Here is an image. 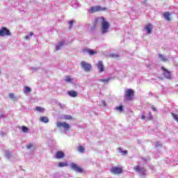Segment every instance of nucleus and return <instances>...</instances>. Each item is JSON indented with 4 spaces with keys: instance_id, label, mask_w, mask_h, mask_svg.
Returning a JSON list of instances; mask_svg holds the SVG:
<instances>
[{
    "instance_id": "nucleus-1",
    "label": "nucleus",
    "mask_w": 178,
    "mask_h": 178,
    "mask_svg": "<svg viewBox=\"0 0 178 178\" xmlns=\"http://www.w3.org/2000/svg\"><path fill=\"white\" fill-rule=\"evenodd\" d=\"M98 22H101V33L102 34H106L109 31V27L111 25L108 21H106L105 17H99L95 19V23H98Z\"/></svg>"
},
{
    "instance_id": "nucleus-2",
    "label": "nucleus",
    "mask_w": 178,
    "mask_h": 178,
    "mask_svg": "<svg viewBox=\"0 0 178 178\" xmlns=\"http://www.w3.org/2000/svg\"><path fill=\"white\" fill-rule=\"evenodd\" d=\"M56 127H58V129H63L64 132L66 134V131H69V130L70 129V124L66 123V122H62L60 121H58L56 122Z\"/></svg>"
},
{
    "instance_id": "nucleus-3",
    "label": "nucleus",
    "mask_w": 178,
    "mask_h": 178,
    "mask_svg": "<svg viewBox=\"0 0 178 178\" xmlns=\"http://www.w3.org/2000/svg\"><path fill=\"white\" fill-rule=\"evenodd\" d=\"M135 172H136V173H139V175L140 176H145V173H146V171H145V168H144V167H140V165H138L136 166H135L134 168Z\"/></svg>"
},
{
    "instance_id": "nucleus-4",
    "label": "nucleus",
    "mask_w": 178,
    "mask_h": 178,
    "mask_svg": "<svg viewBox=\"0 0 178 178\" xmlns=\"http://www.w3.org/2000/svg\"><path fill=\"white\" fill-rule=\"evenodd\" d=\"M100 10H106V8H102L101 6H92L88 9V13L92 15L97 12H99Z\"/></svg>"
},
{
    "instance_id": "nucleus-5",
    "label": "nucleus",
    "mask_w": 178,
    "mask_h": 178,
    "mask_svg": "<svg viewBox=\"0 0 178 178\" xmlns=\"http://www.w3.org/2000/svg\"><path fill=\"white\" fill-rule=\"evenodd\" d=\"M70 166L72 169V170H74V172H76L77 173H83V168L79 167L77 164L74 163H71L70 164Z\"/></svg>"
},
{
    "instance_id": "nucleus-6",
    "label": "nucleus",
    "mask_w": 178,
    "mask_h": 178,
    "mask_svg": "<svg viewBox=\"0 0 178 178\" xmlns=\"http://www.w3.org/2000/svg\"><path fill=\"white\" fill-rule=\"evenodd\" d=\"M81 66L86 72H90L91 70V64L86 63V61H81Z\"/></svg>"
},
{
    "instance_id": "nucleus-7",
    "label": "nucleus",
    "mask_w": 178,
    "mask_h": 178,
    "mask_svg": "<svg viewBox=\"0 0 178 178\" xmlns=\"http://www.w3.org/2000/svg\"><path fill=\"white\" fill-rule=\"evenodd\" d=\"M6 35H11L10 31L6 27H2L0 29V37H5Z\"/></svg>"
},
{
    "instance_id": "nucleus-8",
    "label": "nucleus",
    "mask_w": 178,
    "mask_h": 178,
    "mask_svg": "<svg viewBox=\"0 0 178 178\" xmlns=\"http://www.w3.org/2000/svg\"><path fill=\"white\" fill-rule=\"evenodd\" d=\"M133 95H134V90L131 89H127L125 92V97L127 101H130L133 98Z\"/></svg>"
},
{
    "instance_id": "nucleus-9",
    "label": "nucleus",
    "mask_w": 178,
    "mask_h": 178,
    "mask_svg": "<svg viewBox=\"0 0 178 178\" xmlns=\"http://www.w3.org/2000/svg\"><path fill=\"white\" fill-rule=\"evenodd\" d=\"M161 70H163V74L165 79H168L170 80L172 79V75L170 74V72L169 70H166L165 67H162Z\"/></svg>"
},
{
    "instance_id": "nucleus-10",
    "label": "nucleus",
    "mask_w": 178,
    "mask_h": 178,
    "mask_svg": "<svg viewBox=\"0 0 178 178\" xmlns=\"http://www.w3.org/2000/svg\"><path fill=\"white\" fill-rule=\"evenodd\" d=\"M97 67L99 73H102V72H105V67H104V63H102V60L98 61V63L97 64Z\"/></svg>"
},
{
    "instance_id": "nucleus-11",
    "label": "nucleus",
    "mask_w": 178,
    "mask_h": 178,
    "mask_svg": "<svg viewBox=\"0 0 178 178\" xmlns=\"http://www.w3.org/2000/svg\"><path fill=\"white\" fill-rule=\"evenodd\" d=\"M111 173H113V175H120V173H122V168L116 166L112 167L111 169Z\"/></svg>"
},
{
    "instance_id": "nucleus-12",
    "label": "nucleus",
    "mask_w": 178,
    "mask_h": 178,
    "mask_svg": "<svg viewBox=\"0 0 178 178\" xmlns=\"http://www.w3.org/2000/svg\"><path fill=\"white\" fill-rule=\"evenodd\" d=\"M56 158H57V159H62V158H65V152L62 151H58L56 153Z\"/></svg>"
},
{
    "instance_id": "nucleus-13",
    "label": "nucleus",
    "mask_w": 178,
    "mask_h": 178,
    "mask_svg": "<svg viewBox=\"0 0 178 178\" xmlns=\"http://www.w3.org/2000/svg\"><path fill=\"white\" fill-rule=\"evenodd\" d=\"M65 45V41L62 40L56 44V51H59L62 49V47Z\"/></svg>"
},
{
    "instance_id": "nucleus-14",
    "label": "nucleus",
    "mask_w": 178,
    "mask_h": 178,
    "mask_svg": "<svg viewBox=\"0 0 178 178\" xmlns=\"http://www.w3.org/2000/svg\"><path fill=\"white\" fill-rule=\"evenodd\" d=\"M83 52H87L90 56L97 54L96 51H94L93 49H84Z\"/></svg>"
},
{
    "instance_id": "nucleus-15",
    "label": "nucleus",
    "mask_w": 178,
    "mask_h": 178,
    "mask_svg": "<svg viewBox=\"0 0 178 178\" xmlns=\"http://www.w3.org/2000/svg\"><path fill=\"white\" fill-rule=\"evenodd\" d=\"M163 16L167 22H170V13L169 12L164 13Z\"/></svg>"
},
{
    "instance_id": "nucleus-16",
    "label": "nucleus",
    "mask_w": 178,
    "mask_h": 178,
    "mask_svg": "<svg viewBox=\"0 0 178 178\" xmlns=\"http://www.w3.org/2000/svg\"><path fill=\"white\" fill-rule=\"evenodd\" d=\"M145 30H146L147 34H151L152 32V25L148 24L145 27Z\"/></svg>"
},
{
    "instance_id": "nucleus-17",
    "label": "nucleus",
    "mask_w": 178,
    "mask_h": 178,
    "mask_svg": "<svg viewBox=\"0 0 178 178\" xmlns=\"http://www.w3.org/2000/svg\"><path fill=\"white\" fill-rule=\"evenodd\" d=\"M71 6L74 8H76L79 6V1L77 0H72L71 1Z\"/></svg>"
},
{
    "instance_id": "nucleus-18",
    "label": "nucleus",
    "mask_w": 178,
    "mask_h": 178,
    "mask_svg": "<svg viewBox=\"0 0 178 178\" xmlns=\"http://www.w3.org/2000/svg\"><path fill=\"white\" fill-rule=\"evenodd\" d=\"M77 95H78L77 92L74 90L68 91V95H70V97H72V98L76 97Z\"/></svg>"
},
{
    "instance_id": "nucleus-19",
    "label": "nucleus",
    "mask_w": 178,
    "mask_h": 178,
    "mask_svg": "<svg viewBox=\"0 0 178 178\" xmlns=\"http://www.w3.org/2000/svg\"><path fill=\"white\" fill-rule=\"evenodd\" d=\"M40 122H42V123H49V119H48L47 117H45V116L40 117Z\"/></svg>"
},
{
    "instance_id": "nucleus-20",
    "label": "nucleus",
    "mask_w": 178,
    "mask_h": 178,
    "mask_svg": "<svg viewBox=\"0 0 178 178\" xmlns=\"http://www.w3.org/2000/svg\"><path fill=\"white\" fill-rule=\"evenodd\" d=\"M24 92L25 94H29V93L31 92V88L29 86H24Z\"/></svg>"
},
{
    "instance_id": "nucleus-21",
    "label": "nucleus",
    "mask_w": 178,
    "mask_h": 178,
    "mask_svg": "<svg viewBox=\"0 0 178 178\" xmlns=\"http://www.w3.org/2000/svg\"><path fill=\"white\" fill-rule=\"evenodd\" d=\"M58 166V168H65L66 166H69V164L67 163L60 162Z\"/></svg>"
},
{
    "instance_id": "nucleus-22",
    "label": "nucleus",
    "mask_w": 178,
    "mask_h": 178,
    "mask_svg": "<svg viewBox=\"0 0 178 178\" xmlns=\"http://www.w3.org/2000/svg\"><path fill=\"white\" fill-rule=\"evenodd\" d=\"M159 58L163 62H166V60H168V58L165 57V56L162 54H159Z\"/></svg>"
},
{
    "instance_id": "nucleus-23",
    "label": "nucleus",
    "mask_w": 178,
    "mask_h": 178,
    "mask_svg": "<svg viewBox=\"0 0 178 178\" xmlns=\"http://www.w3.org/2000/svg\"><path fill=\"white\" fill-rule=\"evenodd\" d=\"M5 156L8 159H10V158L12 156V154H10V152H9V150L5 151Z\"/></svg>"
},
{
    "instance_id": "nucleus-24",
    "label": "nucleus",
    "mask_w": 178,
    "mask_h": 178,
    "mask_svg": "<svg viewBox=\"0 0 178 178\" xmlns=\"http://www.w3.org/2000/svg\"><path fill=\"white\" fill-rule=\"evenodd\" d=\"M73 79H72L70 76H66L65 77V81L67 83H73Z\"/></svg>"
},
{
    "instance_id": "nucleus-25",
    "label": "nucleus",
    "mask_w": 178,
    "mask_h": 178,
    "mask_svg": "<svg viewBox=\"0 0 178 178\" xmlns=\"http://www.w3.org/2000/svg\"><path fill=\"white\" fill-rule=\"evenodd\" d=\"M115 111H119V112H123V106L120 105L119 106L115 107Z\"/></svg>"
},
{
    "instance_id": "nucleus-26",
    "label": "nucleus",
    "mask_w": 178,
    "mask_h": 178,
    "mask_svg": "<svg viewBox=\"0 0 178 178\" xmlns=\"http://www.w3.org/2000/svg\"><path fill=\"white\" fill-rule=\"evenodd\" d=\"M63 119H65V120H72V115H64Z\"/></svg>"
},
{
    "instance_id": "nucleus-27",
    "label": "nucleus",
    "mask_w": 178,
    "mask_h": 178,
    "mask_svg": "<svg viewBox=\"0 0 178 178\" xmlns=\"http://www.w3.org/2000/svg\"><path fill=\"white\" fill-rule=\"evenodd\" d=\"M109 80H111V79H109V78L102 79H99V81H102L103 83H109Z\"/></svg>"
},
{
    "instance_id": "nucleus-28",
    "label": "nucleus",
    "mask_w": 178,
    "mask_h": 178,
    "mask_svg": "<svg viewBox=\"0 0 178 178\" xmlns=\"http://www.w3.org/2000/svg\"><path fill=\"white\" fill-rule=\"evenodd\" d=\"M22 130L24 133H27L29 131V128L26 126H22Z\"/></svg>"
},
{
    "instance_id": "nucleus-29",
    "label": "nucleus",
    "mask_w": 178,
    "mask_h": 178,
    "mask_svg": "<svg viewBox=\"0 0 178 178\" xmlns=\"http://www.w3.org/2000/svg\"><path fill=\"white\" fill-rule=\"evenodd\" d=\"M35 109L38 112H44V108H42V107L40 106H37Z\"/></svg>"
},
{
    "instance_id": "nucleus-30",
    "label": "nucleus",
    "mask_w": 178,
    "mask_h": 178,
    "mask_svg": "<svg viewBox=\"0 0 178 178\" xmlns=\"http://www.w3.org/2000/svg\"><path fill=\"white\" fill-rule=\"evenodd\" d=\"M85 148H84V147H83V146H79V149H78V151L79 152H81L82 154H83V152H84V151H85Z\"/></svg>"
},
{
    "instance_id": "nucleus-31",
    "label": "nucleus",
    "mask_w": 178,
    "mask_h": 178,
    "mask_svg": "<svg viewBox=\"0 0 178 178\" xmlns=\"http://www.w3.org/2000/svg\"><path fill=\"white\" fill-rule=\"evenodd\" d=\"M142 161H143V163H147V162H148V161H149V157H147V158L143 157Z\"/></svg>"
},
{
    "instance_id": "nucleus-32",
    "label": "nucleus",
    "mask_w": 178,
    "mask_h": 178,
    "mask_svg": "<svg viewBox=\"0 0 178 178\" xmlns=\"http://www.w3.org/2000/svg\"><path fill=\"white\" fill-rule=\"evenodd\" d=\"M33 35H34V33L33 32H31L29 35L25 36V40H29L30 38V37H33Z\"/></svg>"
},
{
    "instance_id": "nucleus-33",
    "label": "nucleus",
    "mask_w": 178,
    "mask_h": 178,
    "mask_svg": "<svg viewBox=\"0 0 178 178\" xmlns=\"http://www.w3.org/2000/svg\"><path fill=\"white\" fill-rule=\"evenodd\" d=\"M172 115L173 119H175V120H176L178 122V115L173 113H172Z\"/></svg>"
},
{
    "instance_id": "nucleus-34",
    "label": "nucleus",
    "mask_w": 178,
    "mask_h": 178,
    "mask_svg": "<svg viewBox=\"0 0 178 178\" xmlns=\"http://www.w3.org/2000/svg\"><path fill=\"white\" fill-rule=\"evenodd\" d=\"M9 98H10V99H15V98H16V97H15V94L10 93L9 94Z\"/></svg>"
},
{
    "instance_id": "nucleus-35",
    "label": "nucleus",
    "mask_w": 178,
    "mask_h": 178,
    "mask_svg": "<svg viewBox=\"0 0 178 178\" xmlns=\"http://www.w3.org/2000/svg\"><path fill=\"white\" fill-rule=\"evenodd\" d=\"M73 23H74V20L69 21L70 29H72V26H73Z\"/></svg>"
},
{
    "instance_id": "nucleus-36",
    "label": "nucleus",
    "mask_w": 178,
    "mask_h": 178,
    "mask_svg": "<svg viewBox=\"0 0 178 178\" xmlns=\"http://www.w3.org/2000/svg\"><path fill=\"white\" fill-rule=\"evenodd\" d=\"M120 151L123 154V155H126V154H127V150H122V149L120 148Z\"/></svg>"
},
{
    "instance_id": "nucleus-37",
    "label": "nucleus",
    "mask_w": 178,
    "mask_h": 178,
    "mask_svg": "<svg viewBox=\"0 0 178 178\" xmlns=\"http://www.w3.org/2000/svg\"><path fill=\"white\" fill-rule=\"evenodd\" d=\"M162 147V143H161V142L156 143V147Z\"/></svg>"
},
{
    "instance_id": "nucleus-38",
    "label": "nucleus",
    "mask_w": 178,
    "mask_h": 178,
    "mask_svg": "<svg viewBox=\"0 0 178 178\" xmlns=\"http://www.w3.org/2000/svg\"><path fill=\"white\" fill-rule=\"evenodd\" d=\"M111 58H119V55L113 54H111Z\"/></svg>"
},
{
    "instance_id": "nucleus-39",
    "label": "nucleus",
    "mask_w": 178,
    "mask_h": 178,
    "mask_svg": "<svg viewBox=\"0 0 178 178\" xmlns=\"http://www.w3.org/2000/svg\"><path fill=\"white\" fill-rule=\"evenodd\" d=\"M26 148L31 149V148H33V144L26 145Z\"/></svg>"
},
{
    "instance_id": "nucleus-40",
    "label": "nucleus",
    "mask_w": 178,
    "mask_h": 178,
    "mask_svg": "<svg viewBox=\"0 0 178 178\" xmlns=\"http://www.w3.org/2000/svg\"><path fill=\"white\" fill-rule=\"evenodd\" d=\"M31 70H33V72H35L36 70H38V68L37 67H31Z\"/></svg>"
},
{
    "instance_id": "nucleus-41",
    "label": "nucleus",
    "mask_w": 178,
    "mask_h": 178,
    "mask_svg": "<svg viewBox=\"0 0 178 178\" xmlns=\"http://www.w3.org/2000/svg\"><path fill=\"white\" fill-rule=\"evenodd\" d=\"M102 104L103 106H106V102H105V101H102Z\"/></svg>"
},
{
    "instance_id": "nucleus-42",
    "label": "nucleus",
    "mask_w": 178,
    "mask_h": 178,
    "mask_svg": "<svg viewBox=\"0 0 178 178\" xmlns=\"http://www.w3.org/2000/svg\"><path fill=\"white\" fill-rule=\"evenodd\" d=\"M152 111H154V112H155V111H156V108H155L154 106L152 107Z\"/></svg>"
},
{
    "instance_id": "nucleus-43",
    "label": "nucleus",
    "mask_w": 178,
    "mask_h": 178,
    "mask_svg": "<svg viewBox=\"0 0 178 178\" xmlns=\"http://www.w3.org/2000/svg\"><path fill=\"white\" fill-rule=\"evenodd\" d=\"M141 119H145V115H143L141 116Z\"/></svg>"
},
{
    "instance_id": "nucleus-44",
    "label": "nucleus",
    "mask_w": 178,
    "mask_h": 178,
    "mask_svg": "<svg viewBox=\"0 0 178 178\" xmlns=\"http://www.w3.org/2000/svg\"><path fill=\"white\" fill-rule=\"evenodd\" d=\"M0 118H5V115H3V114H1V115H0Z\"/></svg>"
},
{
    "instance_id": "nucleus-45",
    "label": "nucleus",
    "mask_w": 178,
    "mask_h": 178,
    "mask_svg": "<svg viewBox=\"0 0 178 178\" xmlns=\"http://www.w3.org/2000/svg\"><path fill=\"white\" fill-rule=\"evenodd\" d=\"M149 120H152V115H150V116H149Z\"/></svg>"
},
{
    "instance_id": "nucleus-46",
    "label": "nucleus",
    "mask_w": 178,
    "mask_h": 178,
    "mask_svg": "<svg viewBox=\"0 0 178 178\" xmlns=\"http://www.w3.org/2000/svg\"><path fill=\"white\" fill-rule=\"evenodd\" d=\"M1 136H3V132L0 133Z\"/></svg>"
},
{
    "instance_id": "nucleus-47",
    "label": "nucleus",
    "mask_w": 178,
    "mask_h": 178,
    "mask_svg": "<svg viewBox=\"0 0 178 178\" xmlns=\"http://www.w3.org/2000/svg\"><path fill=\"white\" fill-rule=\"evenodd\" d=\"M2 74V70H0V76Z\"/></svg>"
},
{
    "instance_id": "nucleus-48",
    "label": "nucleus",
    "mask_w": 178,
    "mask_h": 178,
    "mask_svg": "<svg viewBox=\"0 0 178 178\" xmlns=\"http://www.w3.org/2000/svg\"><path fill=\"white\" fill-rule=\"evenodd\" d=\"M60 108H63V106H62V104H59Z\"/></svg>"
}]
</instances>
